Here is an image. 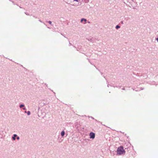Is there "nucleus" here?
<instances>
[{
  "instance_id": "f257e3e1",
  "label": "nucleus",
  "mask_w": 158,
  "mask_h": 158,
  "mask_svg": "<svg viewBox=\"0 0 158 158\" xmlns=\"http://www.w3.org/2000/svg\"><path fill=\"white\" fill-rule=\"evenodd\" d=\"M125 151L122 146H120L117 149V154L118 155L124 154Z\"/></svg>"
},
{
  "instance_id": "f03ea898",
  "label": "nucleus",
  "mask_w": 158,
  "mask_h": 158,
  "mask_svg": "<svg viewBox=\"0 0 158 158\" xmlns=\"http://www.w3.org/2000/svg\"><path fill=\"white\" fill-rule=\"evenodd\" d=\"M90 138L94 139L95 137V134L93 132H90L89 134Z\"/></svg>"
},
{
  "instance_id": "7ed1b4c3",
  "label": "nucleus",
  "mask_w": 158,
  "mask_h": 158,
  "mask_svg": "<svg viewBox=\"0 0 158 158\" xmlns=\"http://www.w3.org/2000/svg\"><path fill=\"white\" fill-rule=\"evenodd\" d=\"M65 134V132L64 131H62L61 133V135L62 136H64Z\"/></svg>"
},
{
  "instance_id": "20e7f679",
  "label": "nucleus",
  "mask_w": 158,
  "mask_h": 158,
  "mask_svg": "<svg viewBox=\"0 0 158 158\" xmlns=\"http://www.w3.org/2000/svg\"><path fill=\"white\" fill-rule=\"evenodd\" d=\"M84 21L85 22V23L86 22V20L85 19H82L81 20V22H82L83 21Z\"/></svg>"
},
{
  "instance_id": "39448f33",
  "label": "nucleus",
  "mask_w": 158,
  "mask_h": 158,
  "mask_svg": "<svg viewBox=\"0 0 158 158\" xmlns=\"http://www.w3.org/2000/svg\"><path fill=\"white\" fill-rule=\"evenodd\" d=\"M17 136V135L15 134L14 135V137H13V139L14 140H15V137Z\"/></svg>"
},
{
  "instance_id": "423d86ee",
  "label": "nucleus",
  "mask_w": 158,
  "mask_h": 158,
  "mask_svg": "<svg viewBox=\"0 0 158 158\" xmlns=\"http://www.w3.org/2000/svg\"><path fill=\"white\" fill-rule=\"evenodd\" d=\"M120 28V26L118 25L116 26V28L117 29H118V28Z\"/></svg>"
},
{
  "instance_id": "0eeeda50",
  "label": "nucleus",
  "mask_w": 158,
  "mask_h": 158,
  "mask_svg": "<svg viewBox=\"0 0 158 158\" xmlns=\"http://www.w3.org/2000/svg\"><path fill=\"white\" fill-rule=\"evenodd\" d=\"M24 106V105H21L20 106V108H22Z\"/></svg>"
},
{
  "instance_id": "6e6552de",
  "label": "nucleus",
  "mask_w": 158,
  "mask_h": 158,
  "mask_svg": "<svg viewBox=\"0 0 158 158\" xmlns=\"http://www.w3.org/2000/svg\"><path fill=\"white\" fill-rule=\"evenodd\" d=\"M28 115H30V112L29 111H28L27 112Z\"/></svg>"
},
{
  "instance_id": "1a4fd4ad",
  "label": "nucleus",
  "mask_w": 158,
  "mask_h": 158,
  "mask_svg": "<svg viewBox=\"0 0 158 158\" xmlns=\"http://www.w3.org/2000/svg\"><path fill=\"white\" fill-rule=\"evenodd\" d=\"M48 23H49L50 24H51V23H52V22H51V21H48Z\"/></svg>"
},
{
  "instance_id": "9d476101",
  "label": "nucleus",
  "mask_w": 158,
  "mask_h": 158,
  "mask_svg": "<svg viewBox=\"0 0 158 158\" xmlns=\"http://www.w3.org/2000/svg\"><path fill=\"white\" fill-rule=\"evenodd\" d=\"M17 139H19V137H18L17 138Z\"/></svg>"
},
{
  "instance_id": "9b49d317",
  "label": "nucleus",
  "mask_w": 158,
  "mask_h": 158,
  "mask_svg": "<svg viewBox=\"0 0 158 158\" xmlns=\"http://www.w3.org/2000/svg\"><path fill=\"white\" fill-rule=\"evenodd\" d=\"M74 1L78 2V0H74Z\"/></svg>"
},
{
  "instance_id": "f8f14e48",
  "label": "nucleus",
  "mask_w": 158,
  "mask_h": 158,
  "mask_svg": "<svg viewBox=\"0 0 158 158\" xmlns=\"http://www.w3.org/2000/svg\"><path fill=\"white\" fill-rule=\"evenodd\" d=\"M157 40L158 41V38L157 39Z\"/></svg>"
},
{
  "instance_id": "ddd939ff",
  "label": "nucleus",
  "mask_w": 158,
  "mask_h": 158,
  "mask_svg": "<svg viewBox=\"0 0 158 158\" xmlns=\"http://www.w3.org/2000/svg\"><path fill=\"white\" fill-rule=\"evenodd\" d=\"M23 109H24V110H25V108H23Z\"/></svg>"
}]
</instances>
